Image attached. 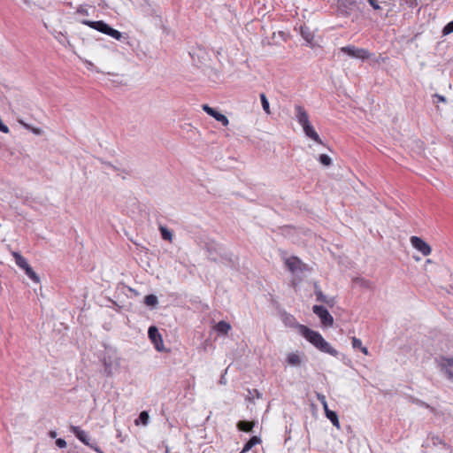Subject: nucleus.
<instances>
[{
  "instance_id": "nucleus-26",
  "label": "nucleus",
  "mask_w": 453,
  "mask_h": 453,
  "mask_svg": "<svg viewBox=\"0 0 453 453\" xmlns=\"http://www.w3.org/2000/svg\"><path fill=\"white\" fill-rule=\"evenodd\" d=\"M319 161L325 166H329L332 164V160L326 154H321L319 156Z\"/></svg>"
},
{
  "instance_id": "nucleus-28",
  "label": "nucleus",
  "mask_w": 453,
  "mask_h": 453,
  "mask_svg": "<svg viewBox=\"0 0 453 453\" xmlns=\"http://www.w3.org/2000/svg\"><path fill=\"white\" fill-rule=\"evenodd\" d=\"M453 33V20L449 22L442 29V34L444 35H449Z\"/></svg>"
},
{
  "instance_id": "nucleus-37",
  "label": "nucleus",
  "mask_w": 453,
  "mask_h": 453,
  "mask_svg": "<svg viewBox=\"0 0 453 453\" xmlns=\"http://www.w3.org/2000/svg\"><path fill=\"white\" fill-rule=\"evenodd\" d=\"M77 12L81 15H88V11L82 6L78 8Z\"/></svg>"
},
{
  "instance_id": "nucleus-22",
  "label": "nucleus",
  "mask_w": 453,
  "mask_h": 453,
  "mask_svg": "<svg viewBox=\"0 0 453 453\" xmlns=\"http://www.w3.org/2000/svg\"><path fill=\"white\" fill-rule=\"evenodd\" d=\"M326 417L332 422V424L334 426H336L337 428H340L338 415L335 411H327V414L326 415Z\"/></svg>"
},
{
  "instance_id": "nucleus-13",
  "label": "nucleus",
  "mask_w": 453,
  "mask_h": 453,
  "mask_svg": "<svg viewBox=\"0 0 453 453\" xmlns=\"http://www.w3.org/2000/svg\"><path fill=\"white\" fill-rule=\"evenodd\" d=\"M441 369L449 380L453 381V359L444 358L441 362Z\"/></svg>"
},
{
  "instance_id": "nucleus-17",
  "label": "nucleus",
  "mask_w": 453,
  "mask_h": 453,
  "mask_svg": "<svg viewBox=\"0 0 453 453\" xmlns=\"http://www.w3.org/2000/svg\"><path fill=\"white\" fill-rule=\"evenodd\" d=\"M300 33L302 37L307 42L308 44L312 45L314 39L313 32L308 27H301Z\"/></svg>"
},
{
  "instance_id": "nucleus-30",
  "label": "nucleus",
  "mask_w": 453,
  "mask_h": 453,
  "mask_svg": "<svg viewBox=\"0 0 453 453\" xmlns=\"http://www.w3.org/2000/svg\"><path fill=\"white\" fill-rule=\"evenodd\" d=\"M56 445L58 447V448H65L66 447V441L62 439V438H58L56 440Z\"/></svg>"
},
{
  "instance_id": "nucleus-40",
  "label": "nucleus",
  "mask_w": 453,
  "mask_h": 453,
  "mask_svg": "<svg viewBox=\"0 0 453 453\" xmlns=\"http://www.w3.org/2000/svg\"><path fill=\"white\" fill-rule=\"evenodd\" d=\"M365 355H368L369 354V351H368V349L366 347H364L362 346L360 349H359Z\"/></svg>"
},
{
  "instance_id": "nucleus-7",
  "label": "nucleus",
  "mask_w": 453,
  "mask_h": 453,
  "mask_svg": "<svg viewBox=\"0 0 453 453\" xmlns=\"http://www.w3.org/2000/svg\"><path fill=\"white\" fill-rule=\"evenodd\" d=\"M411 243L413 248L421 252L424 256H428L431 253V247L420 237L411 236Z\"/></svg>"
},
{
  "instance_id": "nucleus-43",
  "label": "nucleus",
  "mask_w": 453,
  "mask_h": 453,
  "mask_svg": "<svg viewBox=\"0 0 453 453\" xmlns=\"http://www.w3.org/2000/svg\"><path fill=\"white\" fill-rule=\"evenodd\" d=\"M33 132H34L35 134H40V129L34 128V129H33Z\"/></svg>"
},
{
  "instance_id": "nucleus-5",
  "label": "nucleus",
  "mask_w": 453,
  "mask_h": 453,
  "mask_svg": "<svg viewBox=\"0 0 453 453\" xmlns=\"http://www.w3.org/2000/svg\"><path fill=\"white\" fill-rule=\"evenodd\" d=\"M312 311L319 318L322 325L330 327L334 324V318L329 311L322 305H314Z\"/></svg>"
},
{
  "instance_id": "nucleus-36",
  "label": "nucleus",
  "mask_w": 453,
  "mask_h": 453,
  "mask_svg": "<svg viewBox=\"0 0 453 453\" xmlns=\"http://www.w3.org/2000/svg\"><path fill=\"white\" fill-rule=\"evenodd\" d=\"M317 399L319 401L321 404L326 403V398L323 394L317 393Z\"/></svg>"
},
{
  "instance_id": "nucleus-42",
  "label": "nucleus",
  "mask_w": 453,
  "mask_h": 453,
  "mask_svg": "<svg viewBox=\"0 0 453 453\" xmlns=\"http://www.w3.org/2000/svg\"><path fill=\"white\" fill-rule=\"evenodd\" d=\"M219 383L222 384V385H225L226 384V380L225 378V375H222L220 380H219Z\"/></svg>"
},
{
  "instance_id": "nucleus-12",
  "label": "nucleus",
  "mask_w": 453,
  "mask_h": 453,
  "mask_svg": "<svg viewBox=\"0 0 453 453\" xmlns=\"http://www.w3.org/2000/svg\"><path fill=\"white\" fill-rule=\"evenodd\" d=\"M314 288V293L318 302L324 303L329 305L330 307H332L334 304V298L327 297L326 295H324L317 283H315Z\"/></svg>"
},
{
  "instance_id": "nucleus-24",
  "label": "nucleus",
  "mask_w": 453,
  "mask_h": 453,
  "mask_svg": "<svg viewBox=\"0 0 453 453\" xmlns=\"http://www.w3.org/2000/svg\"><path fill=\"white\" fill-rule=\"evenodd\" d=\"M144 303L148 306H156L158 303L157 297L155 295H148L144 297Z\"/></svg>"
},
{
  "instance_id": "nucleus-32",
  "label": "nucleus",
  "mask_w": 453,
  "mask_h": 453,
  "mask_svg": "<svg viewBox=\"0 0 453 453\" xmlns=\"http://www.w3.org/2000/svg\"><path fill=\"white\" fill-rule=\"evenodd\" d=\"M0 131L4 134H8L10 131L9 127L5 124L3 123L1 119H0Z\"/></svg>"
},
{
  "instance_id": "nucleus-38",
  "label": "nucleus",
  "mask_w": 453,
  "mask_h": 453,
  "mask_svg": "<svg viewBox=\"0 0 453 453\" xmlns=\"http://www.w3.org/2000/svg\"><path fill=\"white\" fill-rule=\"evenodd\" d=\"M57 435H58V434H57V432H56V431H54V430H51V431H50V432H49V436H50V438H52V439H55V438L57 437Z\"/></svg>"
},
{
  "instance_id": "nucleus-10",
  "label": "nucleus",
  "mask_w": 453,
  "mask_h": 453,
  "mask_svg": "<svg viewBox=\"0 0 453 453\" xmlns=\"http://www.w3.org/2000/svg\"><path fill=\"white\" fill-rule=\"evenodd\" d=\"M148 334L151 342L155 344L156 349L157 350H161L160 345H163V340L157 328L154 326H150L148 329Z\"/></svg>"
},
{
  "instance_id": "nucleus-44",
  "label": "nucleus",
  "mask_w": 453,
  "mask_h": 453,
  "mask_svg": "<svg viewBox=\"0 0 453 453\" xmlns=\"http://www.w3.org/2000/svg\"><path fill=\"white\" fill-rule=\"evenodd\" d=\"M287 319L294 320V318L290 316V317H288Z\"/></svg>"
},
{
  "instance_id": "nucleus-6",
  "label": "nucleus",
  "mask_w": 453,
  "mask_h": 453,
  "mask_svg": "<svg viewBox=\"0 0 453 453\" xmlns=\"http://www.w3.org/2000/svg\"><path fill=\"white\" fill-rule=\"evenodd\" d=\"M348 56L365 60L369 58V52L365 49H359L352 45L345 46L341 49Z\"/></svg>"
},
{
  "instance_id": "nucleus-2",
  "label": "nucleus",
  "mask_w": 453,
  "mask_h": 453,
  "mask_svg": "<svg viewBox=\"0 0 453 453\" xmlns=\"http://www.w3.org/2000/svg\"><path fill=\"white\" fill-rule=\"evenodd\" d=\"M204 248L208 253V257L213 262H220L224 265H230L234 263L233 254L226 252L224 247L214 242H207Z\"/></svg>"
},
{
  "instance_id": "nucleus-33",
  "label": "nucleus",
  "mask_w": 453,
  "mask_h": 453,
  "mask_svg": "<svg viewBox=\"0 0 453 453\" xmlns=\"http://www.w3.org/2000/svg\"><path fill=\"white\" fill-rule=\"evenodd\" d=\"M434 98H436L438 102L440 103H446L447 102V99L444 96H441L440 94H434L433 96Z\"/></svg>"
},
{
  "instance_id": "nucleus-25",
  "label": "nucleus",
  "mask_w": 453,
  "mask_h": 453,
  "mask_svg": "<svg viewBox=\"0 0 453 453\" xmlns=\"http://www.w3.org/2000/svg\"><path fill=\"white\" fill-rule=\"evenodd\" d=\"M260 100H261V104H262L263 110L267 114H270L271 113V111H270V104H269V101H268L266 96L264 93L260 94Z\"/></svg>"
},
{
  "instance_id": "nucleus-41",
  "label": "nucleus",
  "mask_w": 453,
  "mask_h": 453,
  "mask_svg": "<svg viewBox=\"0 0 453 453\" xmlns=\"http://www.w3.org/2000/svg\"><path fill=\"white\" fill-rule=\"evenodd\" d=\"M104 164L105 165L106 167L112 168L113 170H117V168L109 162H104Z\"/></svg>"
},
{
  "instance_id": "nucleus-4",
  "label": "nucleus",
  "mask_w": 453,
  "mask_h": 453,
  "mask_svg": "<svg viewBox=\"0 0 453 453\" xmlns=\"http://www.w3.org/2000/svg\"><path fill=\"white\" fill-rule=\"evenodd\" d=\"M13 257L15 258L16 265L23 269L27 275L35 283H39L40 278L35 273V272L32 269V267L28 265L27 259L21 256L19 253L14 252Z\"/></svg>"
},
{
  "instance_id": "nucleus-34",
  "label": "nucleus",
  "mask_w": 453,
  "mask_h": 453,
  "mask_svg": "<svg viewBox=\"0 0 453 453\" xmlns=\"http://www.w3.org/2000/svg\"><path fill=\"white\" fill-rule=\"evenodd\" d=\"M104 367H105V372H107V374L111 375L112 374V367L111 365H109L107 363L106 360L104 361Z\"/></svg>"
},
{
  "instance_id": "nucleus-18",
  "label": "nucleus",
  "mask_w": 453,
  "mask_h": 453,
  "mask_svg": "<svg viewBox=\"0 0 453 453\" xmlns=\"http://www.w3.org/2000/svg\"><path fill=\"white\" fill-rule=\"evenodd\" d=\"M261 440L257 436H252L244 445L241 453L250 450L255 445L260 443Z\"/></svg>"
},
{
  "instance_id": "nucleus-21",
  "label": "nucleus",
  "mask_w": 453,
  "mask_h": 453,
  "mask_svg": "<svg viewBox=\"0 0 453 453\" xmlns=\"http://www.w3.org/2000/svg\"><path fill=\"white\" fill-rule=\"evenodd\" d=\"M149 420H150V416H149V413L148 411H142L140 414H139V417L137 419H135L134 423L135 425H143V426H147L149 424Z\"/></svg>"
},
{
  "instance_id": "nucleus-15",
  "label": "nucleus",
  "mask_w": 453,
  "mask_h": 453,
  "mask_svg": "<svg viewBox=\"0 0 453 453\" xmlns=\"http://www.w3.org/2000/svg\"><path fill=\"white\" fill-rule=\"evenodd\" d=\"M70 431L75 434V436L85 445H89V437L88 434L81 430L79 426H70Z\"/></svg>"
},
{
  "instance_id": "nucleus-27",
  "label": "nucleus",
  "mask_w": 453,
  "mask_h": 453,
  "mask_svg": "<svg viewBox=\"0 0 453 453\" xmlns=\"http://www.w3.org/2000/svg\"><path fill=\"white\" fill-rule=\"evenodd\" d=\"M102 22H103V20H99V21L83 20L82 24H85V25L98 31L100 29L99 24H102Z\"/></svg>"
},
{
  "instance_id": "nucleus-35",
  "label": "nucleus",
  "mask_w": 453,
  "mask_h": 453,
  "mask_svg": "<svg viewBox=\"0 0 453 453\" xmlns=\"http://www.w3.org/2000/svg\"><path fill=\"white\" fill-rule=\"evenodd\" d=\"M369 4L372 6L374 10L380 9V6L379 5V3L377 0H368Z\"/></svg>"
},
{
  "instance_id": "nucleus-8",
  "label": "nucleus",
  "mask_w": 453,
  "mask_h": 453,
  "mask_svg": "<svg viewBox=\"0 0 453 453\" xmlns=\"http://www.w3.org/2000/svg\"><path fill=\"white\" fill-rule=\"evenodd\" d=\"M202 108L207 114L213 117L217 121L220 122L224 127H226L229 124V120L226 118V116L220 113L214 108L210 107L208 104H203L202 106Z\"/></svg>"
},
{
  "instance_id": "nucleus-45",
  "label": "nucleus",
  "mask_w": 453,
  "mask_h": 453,
  "mask_svg": "<svg viewBox=\"0 0 453 453\" xmlns=\"http://www.w3.org/2000/svg\"><path fill=\"white\" fill-rule=\"evenodd\" d=\"M166 453H168V449H166Z\"/></svg>"
},
{
  "instance_id": "nucleus-29",
  "label": "nucleus",
  "mask_w": 453,
  "mask_h": 453,
  "mask_svg": "<svg viewBox=\"0 0 453 453\" xmlns=\"http://www.w3.org/2000/svg\"><path fill=\"white\" fill-rule=\"evenodd\" d=\"M362 342L360 339L353 337L352 338V347L354 349H360L362 347Z\"/></svg>"
},
{
  "instance_id": "nucleus-19",
  "label": "nucleus",
  "mask_w": 453,
  "mask_h": 453,
  "mask_svg": "<svg viewBox=\"0 0 453 453\" xmlns=\"http://www.w3.org/2000/svg\"><path fill=\"white\" fill-rule=\"evenodd\" d=\"M254 427V423L247 420H241L237 423V428L240 431L251 432Z\"/></svg>"
},
{
  "instance_id": "nucleus-20",
  "label": "nucleus",
  "mask_w": 453,
  "mask_h": 453,
  "mask_svg": "<svg viewBox=\"0 0 453 453\" xmlns=\"http://www.w3.org/2000/svg\"><path fill=\"white\" fill-rule=\"evenodd\" d=\"M215 329L219 334H227L228 331L231 329V326L229 323L221 320L216 324Z\"/></svg>"
},
{
  "instance_id": "nucleus-23",
  "label": "nucleus",
  "mask_w": 453,
  "mask_h": 453,
  "mask_svg": "<svg viewBox=\"0 0 453 453\" xmlns=\"http://www.w3.org/2000/svg\"><path fill=\"white\" fill-rule=\"evenodd\" d=\"M161 236L164 240L171 242L173 239L172 232L165 226H160L159 227Z\"/></svg>"
},
{
  "instance_id": "nucleus-11",
  "label": "nucleus",
  "mask_w": 453,
  "mask_h": 453,
  "mask_svg": "<svg viewBox=\"0 0 453 453\" xmlns=\"http://www.w3.org/2000/svg\"><path fill=\"white\" fill-rule=\"evenodd\" d=\"M99 32L110 35L116 40H120V38L122 37V34L119 31L112 28L104 21H103L102 24H99Z\"/></svg>"
},
{
  "instance_id": "nucleus-1",
  "label": "nucleus",
  "mask_w": 453,
  "mask_h": 453,
  "mask_svg": "<svg viewBox=\"0 0 453 453\" xmlns=\"http://www.w3.org/2000/svg\"><path fill=\"white\" fill-rule=\"evenodd\" d=\"M296 327L298 328L299 334L316 349L335 357L338 356V351L333 348L319 332L311 330L306 326L301 324H297Z\"/></svg>"
},
{
  "instance_id": "nucleus-16",
  "label": "nucleus",
  "mask_w": 453,
  "mask_h": 453,
  "mask_svg": "<svg viewBox=\"0 0 453 453\" xmlns=\"http://www.w3.org/2000/svg\"><path fill=\"white\" fill-rule=\"evenodd\" d=\"M286 361L290 366H299L302 364V358L296 352L288 353Z\"/></svg>"
},
{
  "instance_id": "nucleus-39",
  "label": "nucleus",
  "mask_w": 453,
  "mask_h": 453,
  "mask_svg": "<svg viewBox=\"0 0 453 453\" xmlns=\"http://www.w3.org/2000/svg\"><path fill=\"white\" fill-rule=\"evenodd\" d=\"M322 405H323V409H324V411H325V414H326V415L327 414V411H331V410H329V408H328L327 402H326V403H323Z\"/></svg>"
},
{
  "instance_id": "nucleus-14",
  "label": "nucleus",
  "mask_w": 453,
  "mask_h": 453,
  "mask_svg": "<svg viewBox=\"0 0 453 453\" xmlns=\"http://www.w3.org/2000/svg\"><path fill=\"white\" fill-rule=\"evenodd\" d=\"M137 8L144 16H153L156 14L155 8L147 0H141Z\"/></svg>"
},
{
  "instance_id": "nucleus-3",
  "label": "nucleus",
  "mask_w": 453,
  "mask_h": 453,
  "mask_svg": "<svg viewBox=\"0 0 453 453\" xmlns=\"http://www.w3.org/2000/svg\"><path fill=\"white\" fill-rule=\"evenodd\" d=\"M295 111L296 120L302 126L305 135L312 139L314 142L322 144L319 135L310 123L309 115L305 109L301 105H296Z\"/></svg>"
},
{
  "instance_id": "nucleus-31",
  "label": "nucleus",
  "mask_w": 453,
  "mask_h": 453,
  "mask_svg": "<svg viewBox=\"0 0 453 453\" xmlns=\"http://www.w3.org/2000/svg\"><path fill=\"white\" fill-rule=\"evenodd\" d=\"M412 403L418 404L420 407H425V408H429L430 407L426 403H425V402H423L421 400H418V399H413Z\"/></svg>"
},
{
  "instance_id": "nucleus-9",
  "label": "nucleus",
  "mask_w": 453,
  "mask_h": 453,
  "mask_svg": "<svg viewBox=\"0 0 453 453\" xmlns=\"http://www.w3.org/2000/svg\"><path fill=\"white\" fill-rule=\"evenodd\" d=\"M285 265L292 273H302L303 271L304 265L296 257H291L287 258L285 260Z\"/></svg>"
}]
</instances>
